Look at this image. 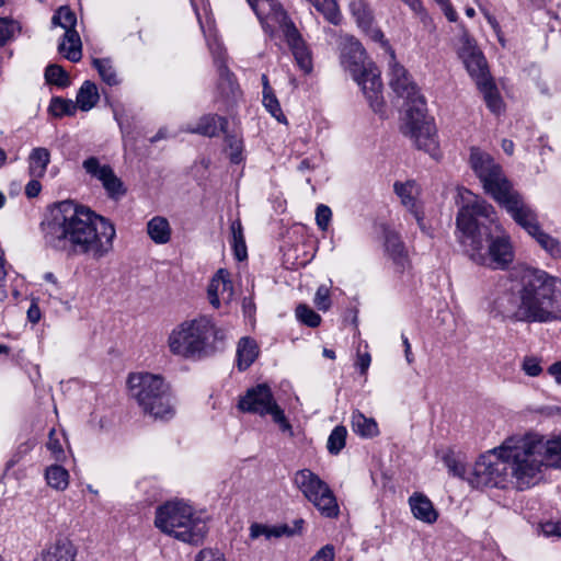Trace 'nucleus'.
<instances>
[{
    "instance_id": "obj_1",
    "label": "nucleus",
    "mask_w": 561,
    "mask_h": 561,
    "mask_svg": "<svg viewBox=\"0 0 561 561\" xmlns=\"http://www.w3.org/2000/svg\"><path fill=\"white\" fill-rule=\"evenodd\" d=\"M114 225L87 206L62 201L54 206L44 228L46 243L67 255L105 256L113 248Z\"/></svg>"
},
{
    "instance_id": "obj_2",
    "label": "nucleus",
    "mask_w": 561,
    "mask_h": 561,
    "mask_svg": "<svg viewBox=\"0 0 561 561\" xmlns=\"http://www.w3.org/2000/svg\"><path fill=\"white\" fill-rule=\"evenodd\" d=\"M459 196L462 206L456 225L469 259L492 270H506L514 261V248L496 221L493 206L468 190L459 191Z\"/></svg>"
},
{
    "instance_id": "obj_3",
    "label": "nucleus",
    "mask_w": 561,
    "mask_h": 561,
    "mask_svg": "<svg viewBox=\"0 0 561 561\" xmlns=\"http://www.w3.org/2000/svg\"><path fill=\"white\" fill-rule=\"evenodd\" d=\"M519 298L524 322L561 321V279L539 268L519 271Z\"/></svg>"
},
{
    "instance_id": "obj_4",
    "label": "nucleus",
    "mask_w": 561,
    "mask_h": 561,
    "mask_svg": "<svg viewBox=\"0 0 561 561\" xmlns=\"http://www.w3.org/2000/svg\"><path fill=\"white\" fill-rule=\"evenodd\" d=\"M502 450L516 489H529L541 480L542 468L547 466L542 458L540 434L510 437L503 442Z\"/></svg>"
},
{
    "instance_id": "obj_5",
    "label": "nucleus",
    "mask_w": 561,
    "mask_h": 561,
    "mask_svg": "<svg viewBox=\"0 0 561 561\" xmlns=\"http://www.w3.org/2000/svg\"><path fill=\"white\" fill-rule=\"evenodd\" d=\"M219 330L207 316H199L178 324L168 336L170 353L185 359H201L214 353L210 341Z\"/></svg>"
},
{
    "instance_id": "obj_6",
    "label": "nucleus",
    "mask_w": 561,
    "mask_h": 561,
    "mask_svg": "<svg viewBox=\"0 0 561 561\" xmlns=\"http://www.w3.org/2000/svg\"><path fill=\"white\" fill-rule=\"evenodd\" d=\"M341 64L351 72L375 112L382 106L380 72L369 61L365 48L353 36H345L341 42Z\"/></svg>"
},
{
    "instance_id": "obj_7",
    "label": "nucleus",
    "mask_w": 561,
    "mask_h": 561,
    "mask_svg": "<svg viewBox=\"0 0 561 561\" xmlns=\"http://www.w3.org/2000/svg\"><path fill=\"white\" fill-rule=\"evenodd\" d=\"M154 525L162 533L191 545L202 542L207 533L206 522L182 501H171L159 506Z\"/></svg>"
},
{
    "instance_id": "obj_8",
    "label": "nucleus",
    "mask_w": 561,
    "mask_h": 561,
    "mask_svg": "<svg viewBox=\"0 0 561 561\" xmlns=\"http://www.w3.org/2000/svg\"><path fill=\"white\" fill-rule=\"evenodd\" d=\"M131 397L142 411L154 419L169 420L175 414L170 386L159 375L131 374L128 377Z\"/></svg>"
},
{
    "instance_id": "obj_9",
    "label": "nucleus",
    "mask_w": 561,
    "mask_h": 561,
    "mask_svg": "<svg viewBox=\"0 0 561 561\" xmlns=\"http://www.w3.org/2000/svg\"><path fill=\"white\" fill-rule=\"evenodd\" d=\"M467 480L473 488L491 486L503 489L506 488L508 483L514 485L508 462L502 450V445L480 456Z\"/></svg>"
},
{
    "instance_id": "obj_10",
    "label": "nucleus",
    "mask_w": 561,
    "mask_h": 561,
    "mask_svg": "<svg viewBox=\"0 0 561 561\" xmlns=\"http://www.w3.org/2000/svg\"><path fill=\"white\" fill-rule=\"evenodd\" d=\"M402 133L413 139L419 149L424 150L432 157L437 156L436 128L426 117L425 101H417L416 106L405 110Z\"/></svg>"
},
{
    "instance_id": "obj_11",
    "label": "nucleus",
    "mask_w": 561,
    "mask_h": 561,
    "mask_svg": "<svg viewBox=\"0 0 561 561\" xmlns=\"http://www.w3.org/2000/svg\"><path fill=\"white\" fill-rule=\"evenodd\" d=\"M239 409L243 412L256 413L260 415L270 414L273 421L277 423L282 431L290 432L291 426L288 423L284 411L278 407L267 385H257L247 391L240 399Z\"/></svg>"
},
{
    "instance_id": "obj_12",
    "label": "nucleus",
    "mask_w": 561,
    "mask_h": 561,
    "mask_svg": "<svg viewBox=\"0 0 561 561\" xmlns=\"http://www.w3.org/2000/svg\"><path fill=\"white\" fill-rule=\"evenodd\" d=\"M470 165L483 184V188L493 198L506 190L511 182L505 178L502 168L493 158L479 148H471Z\"/></svg>"
},
{
    "instance_id": "obj_13",
    "label": "nucleus",
    "mask_w": 561,
    "mask_h": 561,
    "mask_svg": "<svg viewBox=\"0 0 561 561\" xmlns=\"http://www.w3.org/2000/svg\"><path fill=\"white\" fill-rule=\"evenodd\" d=\"M528 234L540 227L538 215L512 184L494 198Z\"/></svg>"
},
{
    "instance_id": "obj_14",
    "label": "nucleus",
    "mask_w": 561,
    "mask_h": 561,
    "mask_svg": "<svg viewBox=\"0 0 561 561\" xmlns=\"http://www.w3.org/2000/svg\"><path fill=\"white\" fill-rule=\"evenodd\" d=\"M82 168L91 179L102 184L108 198L117 201L126 194V187L113 168L107 163H101L98 157L87 158L82 162Z\"/></svg>"
},
{
    "instance_id": "obj_15",
    "label": "nucleus",
    "mask_w": 561,
    "mask_h": 561,
    "mask_svg": "<svg viewBox=\"0 0 561 561\" xmlns=\"http://www.w3.org/2000/svg\"><path fill=\"white\" fill-rule=\"evenodd\" d=\"M389 76L391 89L399 98L405 100L407 108L416 106L417 101H425L407 69L396 60L394 55L389 60Z\"/></svg>"
},
{
    "instance_id": "obj_16",
    "label": "nucleus",
    "mask_w": 561,
    "mask_h": 561,
    "mask_svg": "<svg viewBox=\"0 0 561 561\" xmlns=\"http://www.w3.org/2000/svg\"><path fill=\"white\" fill-rule=\"evenodd\" d=\"M517 283L508 290L497 295L490 306V313L493 318L524 322L522 298H519V272L516 274Z\"/></svg>"
},
{
    "instance_id": "obj_17",
    "label": "nucleus",
    "mask_w": 561,
    "mask_h": 561,
    "mask_svg": "<svg viewBox=\"0 0 561 561\" xmlns=\"http://www.w3.org/2000/svg\"><path fill=\"white\" fill-rule=\"evenodd\" d=\"M247 1L255 12L257 19L266 32L273 33L276 26L283 30L288 23H293L277 0Z\"/></svg>"
},
{
    "instance_id": "obj_18",
    "label": "nucleus",
    "mask_w": 561,
    "mask_h": 561,
    "mask_svg": "<svg viewBox=\"0 0 561 561\" xmlns=\"http://www.w3.org/2000/svg\"><path fill=\"white\" fill-rule=\"evenodd\" d=\"M459 57L477 85L491 79L482 51L468 38L459 48Z\"/></svg>"
},
{
    "instance_id": "obj_19",
    "label": "nucleus",
    "mask_w": 561,
    "mask_h": 561,
    "mask_svg": "<svg viewBox=\"0 0 561 561\" xmlns=\"http://www.w3.org/2000/svg\"><path fill=\"white\" fill-rule=\"evenodd\" d=\"M383 248L387 256L392 262L394 272L403 274L412 267L408 250L400 234L389 228L383 229Z\"/></svg>"
},
{
    "instance_id": "obj_20",
    "label": "nucleus",
    "mask_w": 561,
    "mask_h": 561,
    "mask_svg": "<svg viewBox=\"0 0 561 561\" xmlns=\"http://www.w3.org/2000/svg\"><path fill=\"white\" fill-rule=\"evenodd\" d=\"M282 32L299 68L305 73H310L312 70L311 54L295 24L288 23Z\"/></svg>"
},
{
    "instance_id": "obj_21",
    "label": "nucleus",
    "mask_w": 561,
    "mask_h": 561,
    "mask_svg": "<svg viewBox=\"0 0 561 561\" xmlns=\"http://www.w3.org/2000/svg\"><path fill=\"white\" fill-rule=\"evenodd\" d=\"M207 296L209 304L216 309L220 307L221 301L228 304L232 300L233 287L229 274L225 270H219L211 278Z\"/></svg>"
},
{
    "instance_id": "obj_22",
    "label": "nucleus",
    "mask_w": 561,
    "mask_h": 561,
    "mask_svg": "<svg viewBox=\"0 0 561 561\" xmlns=\"http://www.w3.org/2000/svg\"><path fill=\"white\" fill-rule=\"evenodd\" d=\"M294 484L310 503L330 488L325 481L310 469L298 470L294 476Z\"/></svg>"
},
{
    "instance_id": "obj_23",
    "label": "nucleus",
    "mask_w": 561,
    "mask_h": 561,
    "mask_svg": "<svg viewBox=\"0 0 561 561\" xmlns=\"http://www.w3.org/2000/svg\"><path fill=\"white\" fill-rule=\"evenodd\" d=\"M394 193L400 197L401 203L411 211L420 227L423 225V211L417 205L416 195H419V185L414 180L407 182H396L393 184Z\"/></svg>"
},
{
    "instance_id": "obj_24",
    "label": "nucleus",
    "mask_w": 561,
    "mask_h": 561,
    "mask_svg": "<svg viewBox=\"0 0 561 561\" xmlns=\"http://www.w3.org/2000/svg\"><path fill=\"white\" fill-rule=\"evenodd\" d=\"M228 121L217 114L203 115L195 125H188L185 131L205 137H216L219 131L227 133Z\"/></svg>"
},
{
    "instance_id": "obj_25",
    "label": "nucleus",
    "mask_w": 561,
    "mask_h": 561,
    "mask_svg": "<svg viewBox=\"0 0 561 561\" xmlns=\"http://www.w3.org/2000/svg\"><path fill=\"white\" fill-rule=\"evenodd\" d=\"M77 548L67 538L56 540L42 550L36 561H76Z\"/></svg>"
},
{
    "instance_id": "obj_26",
    "label": "nucleus",
    "mask_w": 561,
    "mask_h": 561,
    "mask_svg": "<svg viewBox=\"0 0 561 561\" xmlns=\"http://www.w3.org/2000/svg\"><path fill=\"white\" fill-rule=\"evenodd\" d=\"M413 516L426 524H434L438 518V512L434 508L431 500L421 493H414L409 499Z\"/></svg>"
},
{
    "instance_id": "obj_27",
    "label": "nucleus",
    "mask_w": 561,
    "mask_h": 561,
    "mask_svg": "<svg viewBox=\"0 0 561 561\" xmlns=\"http://www.w3.org/2000/svg\"><path fill=\"white\" fill-rule=\"evenodd\" d=\"M58 51L68 60L78 62L82 57V44L77 31H68L58 44Z\"/></svg>"
},
{
    "instance_id": "obj_28",
    "label": "nucleus",
    "mask_w": 561,
    "mask_h": 561,
    "mask_svg": "<svg viewBox=\"0 0 561 561\" xmlns=\"http://www.w3.org/2000/svg\"><path fill=\"white\" fill-rule=\"evenodd\" d=\"M259 355V346L251 337H242L237 347V366L240 371L248 369Z\"/></svg>"
},
{
    "instance_id": "obj_29",
    "label": "nucleus",
    "mask_w": 561,
    "mask_h": 561,
    "mask_svg": "<svg viewBox=\"0 0 561 561\" xmlns=\"http://www.w3.org/2000/svg\"><path fill=\"white\" fill-rule=\"evenodd\" d=\"M50 162V152L47 148H34L28 158V174L31 178H43Z\"/></svg>"
},
{
    "instance_id": "obj_30",
    "label": "nucleus",
    "mask_w": 561,
    "mask_h": 561,
    "mask_svg": "<svg viewBox=\"0 0 561 561\" xmlns=\"http://www.w3.org/2000/svg\"><path fill=\"white\" fill-rule=\"evenodd\" d=\"M147 233L157 244H165L171 239V227L167 218L156 216L147 224Z\"/></svg>"
},
{
    "instance_id": "obj_31",
    "label": "nucleus",
    "mask_w": 561,
    "mask_h": 561,
    "mask_svg": "<svg viewBox=\"0 0 561 561\" xmlns=\"http://www.w3.org/2000/svg\"><path fill=\"white\" fill-rule=\"evenodd\" d=\"M99 99L100 94L96 84L87 80L80 87L75 104L77 108H80L83 112H88L96 105Z\"/></svg>"
},
{
    "instance_id": "obj_32",
    "label": "nucleus",
    "mask_w": 561,
    "mask_h": 561,
    "mask_svg": "<svg viewBox=\"0 0 561 561\" xmlns=\"http://www.w3.org/2000/svg\"><path fill=\"white\" fill-rule=\"evenodd\" d=\"M352 430L364 438H371L379 434L377 422L373 417L365 416L356 410L352 413Z\"/></svg>"
},
{
    "instance_id": "obj_33",
    "label": "nucleus",
    "mask_w": 561,
    "mask_h": 561,
    "mask_svg": "<svg viewBox=\"0 0 561 561\" xmlns=\"http://www.w3.org/2000/svg\"><path fill=\"white\" fill-rule=\"evenodd\" d=\"M542 458L547 467L561 468V436L546 439L540 435Z\"/></svg>"
},
{
    "instance_id": "obj_34",
    "label": "nucleus",
    "mask_w": 561,
    "mask_h": 561,
    "mask_svg": "<svg viewBox=\"0 0 561 561\" xmlns=\"http://www.w3.org/2000/svg\"><path fill=\"white\" fill-rule=\"evenodd\" d=\"M311 503L325 518H337L340 515V506L331 488L321 493L318 499Z\"/></svg>"
},
{
    "instance_id": "obj_35",
    "label": "nucleus",
    "mask_w": 561,
    "mask_h": 561,
    "mask_svg": "<svg viewBox=\"0 0 561 561\" xmlns=\"http://www.w3.org/2000/svg\"><path fill=\"white\" fill-rule=\"evenodd\" d=\"M552 259L561 257V243L558 239L542 230L541 226L529 234Z\"/></svg>"
},
{
    "instance_id": "obj_36",
    "label": "nucleus",
    "mask_w": 561,
    "mask_h": 561,
    "mask_svg": "<svg viewBox=\"0 0 561 561\" xmlns=\"http://www.w3.org/2000/svg\"><path fill=\"white\" fill-rule=\"evenodd\" d=\"M231 245L234 256L238 261H243L248 256L247 244L243 236V227L239 219L231 222Z\"/></svg>"
},
{
    "instance_id": "obj_37",
    "label": "nucleus",
    "mask_w": 561,
    "mask_h": 561,
    "mask_svg": "<svg viewBox=\"0 0 561 561\" xmlns=\"http://www.w3.org/2000/svg\"><path fill=\"white\" fill-rule=\"evenodd\" d=\"M45 478L48 485L56 490H65L69 483V473L60 465H53L46 469Z\"/></svg>"
},
{
    "instance_id": "obj_38",
    "label": "nucleus",
    "mask_w": 561,
    "mask_h": 561,
    "mask_svg": "<svg viewBox=\"0 0 561 561\" xmlns=\"http://www.w3.org/2000/svg\"><path fill=\"white\" fill-rule=\"evenodd\" d=\"M318 12L332 24L337 25L341 22V13L335 0H308Z\"/></svg>"
},
{
    "instance_id": "obj_39",
    "label": "nucleus",
    "mask_w": 561,
    "mask_h": 561,
    "mask_svg": "<svg viewBox=\"0 0 561 561\" xmlns=\"http://www.w3.org/2000/svg\"><path fill=\"white\" fill-rule=\"evenodd\" d=\"M478 89L483 94L484 101L488 105V107L493 113H500L502 107V100L499 95L497 89L495 84L493 83L492 79L477 85Z\"/></svg>"
},
{
    "instance_id": "obj_40",
    "label": "nucleus",
    "mask_w": 561,
    "mask_h": 561,
    "mask_svg": "<svg viewBox=\"0 0 561 561\" xmlns=\"http://www.w3.org/2000/svg\"><path fill=\"white\" fill-rule=\"evenodd\" d=\"M350 10L360 28L374 22L373 12L366 1L353 0L350 3Z\"/></svg>"
},
{
    "instance_id": "obj_41",
    "label": "nucleus",
    "mask_w": 561,
    "mask_h": 561,
    "mask_svg": "<svg viewBox=\"0 0 561 561\" xmlns=\"http://www.w3.org/2000/svg\"><path fill=\"white\" fill-rule=\"evenodd\" d=\"M45 80L49 84L66 88L70 84L68 72L57 64H50L45 69Z\"/></svg>"
},
{
    "instance_id": "obj_42",
    "label": "nucleus",
    "mask_w": 561,
    "mask_h": 561,
    "mask_svg": "<svg viewBox=\"0 0 561 561\" xmlns=\"http://www.w3.org/2000/svg\"><path fill=\"white\" fill-rule=\"evenodd\" d=\"M51 23L68 31H76L77 16L68 7H60L51 18Z\"/></svg>"
},
{
    "instance_id": "obj_43",
    "label": "nucleus",
    "mask_w": 561,
    "mask_h": 561,
    "mask_svg": "<svg viewBox=\"0 0 561 561\" xmlns=\"http://www.w3.org/2000/svg\"><path fill=\"white\" fill-rule=\"evenodd\" d=\"M218 68L219 81L218 89L222 94L228 95L229 93L234 92L236 81L233 73L228 69L227 65L218 59L215 60Z\"/></svg>"
},
{
    "instance_id": "obj_44",
    "label": "nucleus",
    "mask_w": 561,
    "mask_h": 561,
    "mask_svg": "<svg viewBox=\"0 0 561 561\" xmlns=\"http://www.w3.org/2000/svg\"><path fill=\"white\" fill-rule=\"evenodd\" d=\"M51 115L56 117L61 116H72L76 114L77 106L73 101L69 99H62L60 96H55L50 100V104L48 107Z\"/></svg>"
},
{
    "instance_id": "obj_45",
    "label": "nucleus",
    "mask_w": 561,
    "mask_h": 561,
    "mask_svg": "<svg viewBox=\"0 0 561 561\" xmlns=\"http://www.w3.org/2000/svg\"><path fill=\"white\" fill-rule=\"evenodd\" d=\"M93 66L102 80L108 85H117L119 80L110 59H94Z\"/></svg>"
},
{
    "instance_id": "obj_46",
    "label": "nucleus",
    "mask_w": 561,
    "mask_h": 561,
    "mask_svg": "<svg viewBox=\"0 0 561 561\" xmlns=\"http://www.w3.org/2000/svg\"><path fill=\"white\" fill-rule=\"evenodd\" d=\"M347 436L346 427L343 425L335 426L328 438V450L332 455H337L345 446Z\"/></svg>"
},
{
    "instance_id": "obj_47",
    "label": "nucleus",
    "mask_w": 561,
    "mask_h": 561,
    "mask_svg": "<svg viewBox=\"0 0 561 561\" xmlns=\"http://www.w3.org/2000/svg\"><path fill=\"white\" fill-rule=\"evenodd\" d=\"M20 23L9 18H0V46L20 33Z\"/></svg>"
},
{
    "instance_id": "obj_48",
    "label": "nucleus",
    "mask_w": 561,
    "mask_h": 561,
    "mask_svg": "<svg viewBox=\"0 0 561 561\" xmlns=\"http://www.w3.org/2000/svg\"><path fill=\"white\" fill-rule=\"evenodd\" d=\"M362 30L373 42L379 43L386 53L389 54V57H393L394 50L390 46L389 42L385 38L383 32L374 25V22L369 23L367 26L362 27Z\"/></svg>"
},
{
    "instance_id": "obj_49",
    "label": "nucleus",
    "mask_w": 561,
    "mask_h": 561,
    "mask_svg": "<svg viewBox=\"0 0 561 561\" xmlns=\"http://www.w3.org/2000/svg\"><path fill=\"white\" fill-rule=\"evenodd\" d=\"M296 317L310 328H317L321 322V317L307 305H299L296 308Z\"/></svg>"
},
{
    "instance_id": "obj_50",
    "label": "nucleus",
    "mask_w": 561,
    "mask_h": 561,
    "mask_svg": "<svg viewBox=\"0 0 561 561\" xmlns=\"http://www.w3.org/2000/svg\"><path fill=\"white\" fill-rule=\"evenodd\" d=\"M263 105L265 106L267 112L271 113V115L275 117L278 122H286V117L280 108L279 102L274 91H271V93H263Z\"/></svg>"
},
{
    "instance_id": "obj_51",
    "label": "nucleus",
    "mask_w": 561,
    "mask_h": 561,
    "mask_svg": "<svg viewBox=\"0 0 561 561\" xmlns=\"http://www.w3.org/2000/svg\"><path fill=\"white\" fill-rule=\"evenodd\" d=\"M46 447L51 453V456L56 461H62L66 458L65 450L55 428L49 431Z\"/></svg>"
},
{
    "instance_id": "obj_52",
    "label": "nucleus",
    "mask_w": 561,
    "mask_h": 561,
    "mask_svg": "<svg viewBox=\"0 0 561 561\" xmlns=\"http://www.w3.org/2000/svg\"><path fill=\"white\" fill-rule=\"evenodd\" d=\"M229 149V158L232 163H239L242 160V141L234 135L226 134L225 138Z\"/></svg>"
},
{
    "instance_id": "obj_53",
    "label": "nucleus",
    "mask_w": 561,
    "mask_h": 561,
    "mask_svg": "<svg viewBox=\"0 0 561 561\" xmlns=\"http://www.w3.org/2000/svg\"><path fill=\"white\" fill-rule=\"evenodd\" d=\"M443 461H444L445 466L447 467L448 471L453 476L459 477V478H463L465 477L466 468H465V466H463V463L461 461L456 459V457H455L453 451H447L443 456Z\"/></svg>"
},
{
    "instance_id": "obj_54",
    "label": "nucleus",
    "mask_w": 561,
    "mask_h": 561,
    "mask_svg": "<svg viewBox=\"0 0 561 561\" xmlns=\"http://www.w3.org/2000/svg\"><path fill=\"white\" fill-rule=\"evenodd\" d=\"M314 305L321 311H328L330 309V290L325 285H321L318 287L314 296Z\"/></svg>"
},
{
    "instance_id": "obj_55",
    "label": "nucleus",
    "mask_w": 561,
    "mask_h": 561,
    "mask_svg": "<svg viewBox=\"0 0 561 561\" xmlns=\"http://www.w3.org/2000/svg\"><path fill=\"white\" fill-rule=\"evenodd\" d=\"M332 218L329 206L320 204L316 209V221L320 230L325 231Z\"/></svg>"
},
{
    "instance_id": "obj_56",
    "label": "nucleus",
    "mask_w": 561,
    "mask_h": 561,
    "mask_svg": "<svg viewBox=\"0 0 561 561\" xmlns=\"http://www.w3.org/2000/svg\"><path fill=\"white\" fill-rule=\"evenodd\" d=\"M35 446L34 439H27L23 443H21L15 453L13 454L12 458L9 460L8 466L13 467L16 465L25 455H27Z\"/></svg>"
},
{
    "instance_id": "obj_57",
    "label": "nucleus",
    "mask_w": 561,
    "mask_h": 561,
    "mask_svg": "<svg viewBox=\"0 0 561 561\" xmlns=\"http://www.w3.org/2000/svg\"><path fill=\"white\" fill-rule=\"evenodd\" d=\"M262 535L271 538L272 536L278 537L282 535V533L278 529H270L266 526L260 524H252L250 527V537L252 539H256Z\"/></svg>"
},
{
    "instance_id": "obj_58",
    "label": "nucleus",
    "mask_w": 561,
    "mask_h": 561,
    "mask_svg": "<svg viewBox=\"0 0 561 561\" xmlns=\"http://www.w3.org/2000/svg\"><path fill=\"white\" fill-rule=\"evenodd\" d=\"M195 561H226V559L219 550L203 549L195 557Z\"/></svg>"
},
{
    "instance_id": "obj_59",
    "label": "nucleus",
    "mask_w": 561,
    "mask_h": 561,
    "mask_svg": "<svg viewBox=\"0 0 561 561\" xmlns=\"http://www.w3.org/2000/svg\"><path fill=\"white\" fill-rule=\"evenodd\" d=\"M524 371L531 377L539 376L542 371V368L539 364V360L534 357H526L523 363Z\"/></svg>"
},
{
    "instance_id": "obj_60",
    "label": "nucleus",
    "mask_w": 561,
    "mask_h": 561,
    "mask_svg": "<svg viewBox=\"0 0 561 561\" xmlns=\"http://www.w3.org/2000/svg\"><path fill=\"white\" fill-rule=\"evenodd\" d=\"M334 560V548L332 545H325L322 547L310 561H333Z\"/></svg>"
},
{
    "instance_id": "obj_61",
    "label": "nucleus",
    "mask_w": 561,
    "mask_h": 561,
    "mask_svg": "<svg viewBox=\"0 0 561 561\" xmlns=\"http://www.w3.org/2000/svg\"><path fill=\"white\" fill-rule=\"evenodd\" d=\"M541 529L545 536L551 537H561V520L558 522H547L541 525Z\"/></svg>"
},
{
    "instance_id": "obj_62",
    "label": "nucleus",
    "mask_w": 561,
    "mask_h": 561,
    "mask_svg": "<svg viewBox=\"0 0 561 561\" xmlns=\"http://www.w3.org/2000/svg\"><path fill=\"white\" fill-rule=\"evenodd\" d=\"M41 178H32L25 186V195L28 198L37 197L42 190Z\"/></svg>"
},
{
    "instance_id": "obj_63",
    "label": "nucleus",
    "mask_w": 561,
    "mask_h": 561,
    "mask_svg": "<svg viewBox=\"0 0 561 561\" xmlns=\"http://www.w3.org/2000/svg\"><path fill=\"white\" fill-rule=\"evenodd\" d=\"M371 357L369 353H358L355 366L362 375H365L370 366Z\"/></svg>"
},
{
    "instance_id": "obj_64",
    "label": "nucleus",
    "mask_w": 561,
    "mask_h": 561,
    "mask_svg": "<svg viewBox=\"0 0 561 561\" xmlns=\"http://www.w3.org/2000/svg\"><path fill=\"white\" fill-rule=\"evenodd\" d=\"M437 4L444 11L446 18L450 22H455L457 20V12L453 9L450 2L448 0H435Z\"/></svg>"
}]
</instances>
